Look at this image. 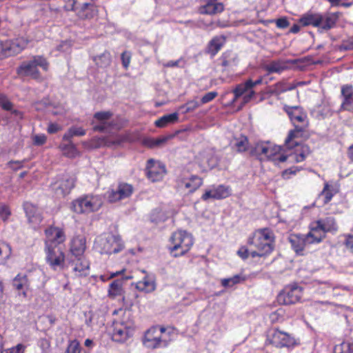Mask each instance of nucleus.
Returning <instances> with one entry per match:
<instances>
[{
	"instance_id": "obj_18",
	"label": "nucleus",
	"mask_w": 353,
	"mask_h": 353,
	"mask_svg": "<svg viewBox=\"0 0 353 353\" xmlns=\"http://www.w3.org/2000/svg\"><path fill=\"white\" fill-rule=\"evenodd\" d=\"M13 288L18 291L19 295L27 297V291L29 289L30 282L25 274H17L12 280Z\"/></svg>"
},
{
	"instance_id": "obj_29",
	"label": "nucleus",
	"mask_w": 353,
	"mask_h": 353,
	"mask_svg": "<svg viewBox=\"0 0 353 353\" xmlns=\"http://www.w3.org/2000/svg\"><path fill=\"white\" fill-rule=\"evenodd\" d=\"M295 60H277L270 62L266 66V70L270 73L272 72H281V71L286 70L289 67L290 63H295Z\"/></svg>"
},
{
	"instance_id": "obj_35",
	"label": "nucleus",
	"mask_w": 353,
	"mask_h": 353,
	"mask_svg": "<svg viewBox=\"0 0 353 353\" xmlns=\"http://www.w3.org/2000/svg\"><path fill=\"white\" fill-rule=\"evenodd\" d=\"M122 281L116 280L110 283L108 290L110 296L114 298L115 296H119L122 294Z\"/></svg>"
},
{
	"instance_id": "obj_33",
	"label": "nucleus",
	"mask_w": 353,
	"mask_h": 353,
	"mask_svg": "<svg viewBox=\"0 0 353 353\" xmlns=\"http://www.w3.org/2000/svg\"><path fill=\"white\" fill-rule=\"evenodd\" d=\"M178 118V114L176 112L166 114L157 120L155 121V125L158 128H164L167 126L168 124L176 122Z\"/></svg>"
},
{
	"instance_id": "obj_10",
	"label": "nucleus",
	"mask_w": 353,
	"mask_h": 353,
	"mask_svg": "<svg viewBox=\"0 0 353 353\" xmlns=\"http://www.w3.org/2000/svg\"><path fill=\"white\" fill-rule=\"evenodd\" d=\"M145 172L148 178L152 182L160 181L166 173L165 167L159 161L150 159L147 162Z\"/></svg>"
},
{
	"instance_id": "obj_2",
	"label": "nucleus",
	"mask_w": 353,
	"mask_h": 353,
	"mask_svg": "<svg viewBox=\"0 0 353 353\" xmlns=\"http://www.w3.org/2000/svg\"><path fill=\"white\" fill-rule=\"evenodd\" d=\"M38 66L44 71H48L49 63L43 56H34L31 59L23 61L17 68V73L21 77H28L39 80L41 77Z\"/></svg>"
},
{
	"instance_id": "obj_32",
	"label": "nucleus",
	"mask_w": 353,
	"mask_h": 353,
	"mask_svg": "<svg viewBox=\"0 0 353 353\" xmlns=\"http://www.w3.org/2000/svg\"><path fill=\"white\" fill-rule=\"evenodd\" d=\"M136 288L140 291L150 293L155 290L156 284L154 280L150 279L148 276H145L143 281H139L137 283Z\"/></svg>"
},
{
	"instance_id": "obj_48",
	"label": "nucleus",
	"mask_w": 353,
	"mask_h": 353,
	"mask_svg": "<svg viewBox=\"0 0 353 353\" xmlns=\"http://www.w3.org/2000/svg\"><path fill=\"white\" fill-rule=\"evenodd\" d=\"M321 195H323L325 196V203H327L331 201L334 194L332 192V190H331L330 186L327 183H325L324 188L321 192Z\"/></svg>"
},
{
	"instance_id": "obj_17",
	"label": "nucleus",
	"mask_w": 353,
	"mask_h": 353,
	"mask_svg": "<svg viewBox=\"0 0 353 353\" xmlns=\"http://www.w3.org/2000/svg\"><path fill=\"white\" fill-rule=\"evenodd\" d=\"M86 249V239L84 236L78 235L74 236L70 244V252L72 257H80L83 256Z\"/></svg>"
},
{
	"instance_id": "obj_62",
	"label": "nucleus",
	"mask_w": 353,
	"mask_h": 353,
	"mask_svg": "<svg viewBox=\"0 0 353 353\" xmlns=\"http://www.w3.org/2000/svg\"><path fill=\"white\" fill-rule=\"evenodd\" d=\"M201 199L203 201H207L210 199H214L212 190H206L205 193L202 195Z\"/></svg>"
},
{
	"instance_id": "obj_9",
	"label": "nucleus",
	"mask_w": 353,
	"mask_h": 353,
	"mask_svg": "<svg viewBox=\"0 0 353 353\" xmlns=\"http://www.w3.org/2000/svg\"><path fill=\"white\" fill-rule=\"evenodd\" d=\"M134 192V188L131 184L121 182L116 190L108 192V200L110 203H114L120 200L130 197Z\"/></svg>"
},
{
	"instance_id": "obj_19",
	"label": "nucleus",
	"mask_w": 353,
	"mask_h": 353,
	"mask_svg": "<svg viewBox=\"0 0 353 353\" xmlns=\"http://www.w3.org/2000/svg\"><path fill=\"white\" fill-rule=\"evenodd\" d=\"M23 208L30 223L39 224L42 221V216L37 207L30 202L23 204Z\"/></svg>"
},
{
	"instance_id": "obj_52",
	"label": "nucleus",
	"mask_w": 353,
	"mask_h": 353,
	"mask_svg": "<svg viewBox=\"0 0 353 353\" xmlns=\"http://www.w3.org/2000/svg\"><path fill=\"white\" fill-rule=\"evenodd\" d=\"M131 59V53L128 51H125L121 54V61L123 66L127 69L130 65Z\"/></svg>"
},
{
	"instance_id": "obj_11",
	"label": "nucleus",
	"mask_w": 353,
	"mask_h": 353,
	"mask_svg": "<svg viewBox=\"0 0 353 353\" xmlns=\"http://www.w3.org/2000/svg\"><path fill=\"white\" fill-rule=\"evenodd\" d=\"M75 182L74 176L65 174L52 185V189L58 196H64L70 192Z\"/></svg>"
},
{
	"instance_id": "obj_50",
	"label": "nucleus",
	"mask_w": 353,
	"mask_h": 353,
	"mask_svg": "<svg viewBox=\"0 0 353 353\" xmlns=\"http://www.w3.org/2000/svg\"><path fill=\"white\" fill-rule=\"evenodd\" d=\"M80 352L79 343L77 340L72 341L67 348V353H80Z\"/></svg>"
},
{
	"instance_id": "obj_58",
	"label": "nucleus",
	"mask_w": 353,
	"mask_h": 353,
	"mask_svg": "<svg viewBox=\"0 0 353 353\" xmlns=\"http://www.w3.org/2000/svg\"><path fill=\"white\" fill-rule=\"evenodd\" d=\"M8 165L13 170H17V169L21 168L23 167L22 162L21 161H10L8 162Z\"/></svg>"
},
{
	"instance_id": "obj_37",
	"label": "nucleus",
	"mask_w": 353,
	"mask_h": 353,
	"mask_svg": "<svg viewBox=\"0 0 353 353\" xmlns=\"http://www.w3.org/2000/svg\"><path fill=\"white\" fill-rule=\"evenodd\" d=\"M248 139L245 136L234 139V146L239 152H245L248 149Z\"/></svg>"
},
{
	"instance_id": "obj_42",
	"label": "nucleus",
	"mask_w": 353,
	"mask_h": 353,
	"mask_svg": "<svg viewBox=\"0 0 353 353\" xmlns=\"http://www.w3.org/2000/svg\"><path fill=\"white\" fill-rule=\"evenodd\" d=\"M251 82H247L238 85L234 90V98L233 102H235L239 97L243 95L246 91L250 89Z\"/></svg>"
},
{
	"instance_id": "obj_14",
	"label": "nucleus",
	"mask_w": 353,
	"mask_h": 353,
	"mask_svg": "<svg viewBox=\"0 0 353 353\" xmlns=\"http://www.w3.org/2000/svg\"><path fill=\"white\" fill-rule=\"evenodd\" d=\"M143 343L146 347L152 349L161 347L162 343L164 346L167 345L166 342L161 339L157 327H151L145 332Z\"/></svg>"
},
{
	"instance_id": "obj_59",
	"label": "nucleus",
	"mask_w": 353,
	"mask_h": 353,
	"mask_svg": "<svg viewBox=\"0 0 353 353\" xmlns=\"http://www.w3.org/2000/svg\"><path fill=\"white\" fill-rule=\"evenodd\" d=\"M24 346L21 344H18L10 350V353H23Z\"/></svg>"
},
{
	"instance_id": "obj_47",
	"label": "nucleus",
	"mask_w": 353,
	"mask_h": 353,
	"mask_svg": "<svg viewBox=\"0 0 353 353\" xmlns=\"http://www.w3.org/2000/svg\"><path fill=\"white\" fill-rule=\"evenodd\" d=\"M112 125V123L109 121L99 122V124L93 127V130L101 132H106L111 130Z\"/></svg>"
},
{
	"instance_id": "obj_54",
	"label": "nucleus",
	"mask_w": 353,
	"mask_h": 353,
	"mask_svg": "<svg viewBox=\"0 0 353 353\" xmlns=\"http://www.w3.org/2000/svg\"><path fill=\"white\" fill-rule=\"evenodd\" d=\"M46 139L45 134H37L33 137V143L36 145H42L46 143Z\"/></svg>"
},
{
	"instance_id": "obj_13",
	"label": "nucleus",
	"mask_w": 353,
	"mask_h": 353,
	"mask_svg": "<svg viewBox=\"0 0 353 353\" xmlns=\"http://www.w3.org/2000/svg\"><path fill=\"white\" fill-rule=\"evenodd\" d=\"M280 150L278 146H273L270 142H258L250 150V154L252 156L259 157L262 155L267 158H271Z\"/></svg>"
},
{
	"instance_id": "obj_60",
	"label": "nucleus",
	"mask_w": 353,
	"mask_h": 353,
	"mask_svg": "<svg viewBox=\"0 0 353 353\" xmlns=\"http://www.w3.org/2000/svg\"><path fill=\"white\" fill-rule=\"evenodd\" d=\"M39 345L45 351L49 349L50 345L48 340L46 339H41L39 341Z\"/></svg>"
},
{
	"instance_id": "obj_25",
	"label": "nucleus",
	"mask_w": 353,
	"mask_h": 353,
	"mask_svg": "<svg viewBox=\"0 0 353 353\" xmlns=\"http://www.w3.org/2000/svg\"><path fill=\"white\" fill-rule=\"evenodd\" d=\"M224 6L221 3H216L215 1L205 2V4L200 7L199 12L205 14H216L223 12Z\"/></svg>"
},
{
	"instance_id": "obj_28",
	"label": "nucleus",
	"mask_w": 353,
	"mask_h": 353,
	"mask_svg": "<svg viewBox=\"0 0 353 353\" xmlns=\"http://www.w3.org/2000/svg\"><path fill=\"white\" fill-rule=\"evenodd\" d=\"M305 239L307 245L319 243L325 239V235L321 234L316 226L312 224L310 232L304 235Z\"/></svg>"
},
{
	"instance_id": "obj_31",
	"label": "nucleus",
	"mask_w": 353,
	"mask_h": 353,
	"mask_svg": "<svg viewBox=\"0 0 353 353\" xmlns=\"http://www.w3.org/2000/svg\"><path fill=\"white\" fill-rule=\"evenodd\" d=\"M338 20V15L336 13L321 15V21L319 28L324 30H328L333 28Z\"/></svg>"
},
{
	"instance_id": "obj_57",
	"label": "nucleus",
	"mask_w": 353,
	"mask_h": 353,
	"mask_svg": "<svg viewBox=\"0 0 353 353\" xmlns=\"http://www.w3.org/2000/svg\"><path fill=\"white\" fill-rule=\"evenodd\" d=\"M60 125L57 123H50L48 127V132L50 134H54L61 130Z\"/></svg>"
},
{
	"instance_id": "obj_61",
	"label": "nucleus",
	"mask_w": 353,
	"mask_h": 353,
	"mask_svg": "<svg viewBox=\"0 0 353 353\" xmlns=\"http://www.w3.org/2000/svg\"><path fill=\"white\" fill-rule=\"evenodd\" d=\"M345 245L352 252H353V236H349L345 241Z\"/></svg>"
},
{
	"instance_id": "obj_34",
	"label": "nucleus",
	"mask_w": 353,
	"mask_h": 353,
	"mask_svg": "<svg viewBox=\"0 0 353 353\" xmlns=\"http://www.w3.org/2000/svg\"><path fill=\"white\" fill-rule=\"evenodd\" d=\"M321 21V15L320 14L308 15L301 19V22L303 26L312 25L318 28L319 26Z\"/></svg>"
},
{
	"instance_id": "obj_27",
	"label": "nucleus",
	"mask_w": 353,
	"mask_h": 353,
	"mask_svg": "<svg viewBox=\"0 0 353 353\" xmlns=\"http://www.w3.org/2000/svg\"><path fill=\"white\" fill-rule=\"evenodd\" d=\"M130 337V330L123 325H115L112 332L114 341L123 343Z\"/></svg>"
},
{
	"instance_id": "obj_21",
	"label": "nucleus",
	"mask_w": 353,
	"mask_h": 353,
	"mask_svg": "<svg viewBox=\"0 0 353 353\" xmlns=\"http://www.w3.org/2000/svg\"><path fill=\"white\" fill-rule=\"evenodd\" d=\"M312 224L324 235H325L326 232L336 231L337 230L335 220L332 217H326L318 220Z\"/></svg>"
},
{
	"instance_id": "obj_24",
	"label": "nucleus",
	"mask_w": 353,
	"mask_h": 353,
	"mask_svg": "<svg viewBox=\"0 0 353 353\" xmlns=\"http://www.w3.org/2000/svg\"><path fill=\"white\" fill-rule=\"evenodd\" d=\"M289 241L293 250L298 254H301L305 247L307 245L304 235L302 234H290L289 236Z\"/></svg>"
},
{
	"instance_id": "obj_6",
	"label": "nucleus",
	"mask_w": 353,
	"mask_h": 353,
	"mask_svg": "<svg viewBox=\"0 0 353 353\" xmlns=\"http://www.w3.org/2000/svg\"><path fill=\"white\" fill-rule=\"evenodd\" d=\"M95 246L101 254H111L120 252L123 248L119 236L110 235L108 237H100L95 241Z\"/></svg>"
},
{
	"instance_id": "obj_64",
	"label": "nucleus",
	"mask_w": 353,
	"mask_h": 353,
	"mask_svg": "<svg viewBox=\"0 0 353 353\" xmlns=\"http://www.w3.org/2000/svg\"><path fill=\"white\" fill-rule=\"evenodd\" d=\"M1 108L4 110H7V111H11L12 108H13V103L9 100L7 102H6L5 104H3Z\"/></svg>"
},
{
	"instance_id": "obj_63",
	"label": "nucleus",
	"mask_w": 353,
	"mask_h": 353,
	"mask_svg": "<svg viewBox=\"0 0 353 353\" xmlns=\"http://www.w3.org/2000/svg\"><path fill=\"white\" fill-rule=\"evenodd\" d=\"M1 108L4 110H7V111H11L12 108H13V103L9 100L7 102H6L5 104H3Z\"/></svg>"
},
{
	"instance_id": "obj_51",
	"label": "nucleus",
	"mask_w": 353,
	"mask_h": 353,
	"mask_svg": "<svg viewBox=\"0 0 353 353\" xmlns=\"http://www.w3.org/2000/svg\"><path fill=\"white\" fill-rule=\"evenodd\" d=\"M217 96H218L217 92L214 91V92H208L205 94H204L203 96V97L201 98V103L205 104V103H209L211 101H212L214 98H216Z\"/></svg>"
},
{
	"instance_id": "obj_49",
	"label": "nucleus",
	"mask_w": 353,
	"mask_h": 353,
	"mask_svg": "<svg viewBox=\"0 0 353 353\" xmlns=\"http://www.w3.org/2000/svg\"><path fill=\"white\" fill-rule=\"evenodd\" d=\"M112 114L110 112H96L94 118L99 122L108 121Z\"/></svg>"
},
{
	"instance_id": "obj_8",
	"label": "nucleus",
	"mask_w": 353,
	"mask_h": 353,
	"mask_svg": "<svg viewBox=\"0 0 353 353\" xmlns=\"http://www.w3.org/2000/svg\"><path fill=\"white\" fill-rule=\"evenodd\" d=\"M302 288L298 285L286 287L277 296L279 304L290 305L297 303L301 298Z\"/></svg>"
},
{
	"instance_id": "obj_55",
	"label": "nucleus",
	"mask_w": 353,
	"mask_h": 353,
	"mask_svg": "<svg viewBox=\"0 0 353 353\" xmlns=\"http://www.w3.org/2000/svg\"><path fill=\"white\" fill-rule=\"evenodd\" d=\"M276 25L279 28L284 29L289 26L290 23L286 17H282L275 21Z\"/></svg>"
},
{
	"instance_id": "obj_36",
	"label": "nucleus",
	"mask_w": 353,
	"mask_h": 353,
	"mask_svg": "<svg viewBox=\"0 0 353 353\" xmlns=\"http://www.w3.org/2000/svg\"><path fill=\"white\" fill-rule=\"evenodd\" d=\"M223 42L221 38L214 37L212 39L208 45V52L212 56H214L221 48Z\"/></svg>"
},
{
	"instance_id": "obj_22",
	"label": "nucleus",
	"mask_w": 353,
	"mask_h": 353,
	"mask_svg": "<svg viewBox=\"0 0 353 353\" xmlns=\"http://www.w3.org/2000/svg\"><path fill=\"white\" fill-rule=\"evenodd\" d=\"M72 10L77 12L78 16L81 19H90L93 17L94 14V6L90 3H83L81 7H78L77 3L72 6Z\"/></svg>"
},
{
	"instance_id": "obj_15",
	"label": "nucleus",
	"mask_w": 353,
	"mask_h": 353,
	"mask_svg": "<svg viewBox=\"0 0 353 353\" xmlns=\"http://www.w3.org/2000/svg\"><path fill=\"white\" fill-rule=\"evenodd\" d=\"M45 233L47 237L46 245L48 243L57 246V245L64 242L65 240L63 231L59 228L50 227L46 230Z\"/></svg>"
},
{
	"instance_id": "obj_43",
	"label": "nucleus",
	"mask_w": 353,
	"mask_h": 353,
	"mask_svg": "<svg viewBox=\"0 0 353 353\" xmlns=\"http://www.w3.org/2000/svg\"><path fill=\"white\" fill-rule=\"evenodd\" d=\"M68 141L69 142L68 144L61 145L63 152L70 158L75 157L78 154L77 150L71 141Z\"/></svg>"
},
{
	"instance_id": "obj_20",
	"label": "nucleus",
	"mask_w": 353,
	"mask_h": 353,
	"mask_svg": "<svg viewBox=\"0 0 353 353\" xmlns=\"http://www.w3.org/2000/svg\"><path fill=\"white\" fill-rule=\"evenodd\" d=\"M286 112L295 126L298 125V123L307 125V121H306L307 115L299 107H289L286 109Z\"/></svg>"
},
{
	"instance_id": "obj_39",
	"label": "nucleus",
	"mask_w": 353,
	"mask_h": 353,
	"mask_svg": "<svg viewBox=\"0 0 353 353\" xmlns=\"http://www.w3.org/2000/svg\"><path fill=\"white\" fill-rule=\"evenodd\" d=\"M85 134V131L82 128L72 127L64 134L63 139L65 141H71L73 137L83 136Z\"/></svg>"
},
{
	"instance_id": "obj_41",
	"label": "nucleus",
	"mask_w": 353,
	"mask_h": 353,
	"mask_svg": "<svg viewBox=\"0 0 353 353\" xmlns=\"http://www.w3.org/2000/svg\"><path fill=\"white\" fill-rule=\"evenodd\" d=\"M334 353H353V342H343L335 345Z\"/></svg>"
},
{
	"instance_id": "obj_53",
	"label": "nucleus",
	"mask_w": 353,
	"mask_h": 353,
	"mask_svg": "<svg viewBox=\"0 0 353 353\" xmlns=\"http://www.w3.org/2000/svg\"><path fill=\"white\" fill-rule=\"evenodd\" d=\"M10 215V211L8 206L5 205H0V217L6 221Z\"/></svg>"
},
{
	"instance_id": "obj_40",
	"label": "nucleus",
	"mask_w": 353,
	"mask_h": 353,
	"mask_svg": "<svg viewBox=\"0 0 353 353\" xmlns=\"http://www.w3.org/2000/svg\"><path fill=\"white\" fill-rule=\"evenodd\" d=\"M214 199H222L230 195L228 187L219 185L216 188L212 190Z\"/></svg>"
},
{
	"instance_id": "obj_3",
	"label": "nucleus",
	"mask_w": 353,
	"mask_h": 353,
	"mask_svg": "<svg viewBox=\"0 0 353 353\" xmlns=\"http://www.w3.org/2000/svg\"><path fill=\"white\" fill-rule=\"evenodd\" d=\"M266 343L276 348L292 349L299 344V339L278 328H271L267 332Z\"/></svg>"
},
{
	"instance_id": "obj_12",
	"label": "nucleus",
	"mask_w": 353,
	"mask_h": 353,
	"mask_svg": "<svg viewBox=\"0 0 353 353\" xmlns=\"http://www.w3.org/2000/svg\"><path fill=\"white\" fill-rule=\"evenodd\" d=\"M3 42L4 54L6 57L21 52L28 45L29 41L24 37L6 40Z\"/></svg>"
},
{
	"instance_id": "obj_23",
	"label": "nucleus",
	"mask_w": 353,
	"mask_h": 353,
	"mask_svg": "<svg viewBox=\"0 0 353 353\" xmlns=\"http://www.w3.org/2000/svg\"><path fill=\"white\" fill-rule=\"evenodd\" d=\"M341 94L343 97L341 109L353 112V88L352 86L343 87Z\"/></svg>"
},
{
	"instance_id": "obj_38",
	"label": "nucleus",
	"mask_w": 353,
	"mask_h": 353,
	"mask_svg": "<svg viewBox=\"0 0 353 353\" xmlns=\"http://www.w3.org/2000/svg\"><path fill=\"white\" fill-rule=\"evenodd\" d=\"M94 61L99 67L105 68L111 63V56L108 52H103L102 54L94 58Z\"/></svg>"
},
{
	"instance_id": "obj_4",
	"label": "nucleus",
	"mask_w": 353,
	"mask_h": 353,
	"mask_svg": "<svg viewBox=\"0 0 353 353\" xmlns=\"http://www.w3.org/2000/svg\"><path fill=\"white\" fill-rule=\"evenodd\" d=\"M102 204V200L99 196L86 195L73 201L72 208L77 214H89L99 210Z\"/></svg>"
},
{
	"instance_id": "obj_56",
	"label": "nucleus",
	"mask_w": 353,
	"mask_h": 353,
	"mask_svg": "<svg viewBox=\"0 0 353 353\" xmlns=\"http://www.w3.org/2000/svg\"><path fill=\"white\" fill-rule=\"evenodd\" d=\"M237 254L245 260L249 256V251L246 247L243 246L238 250Z\"/></svg>"
},
{
	"instance_id": "obj_5",
	"label": "nucleus",
	"mask_w": 353,
	"mask_h": 353,
	"mask_svg": "<svg viewBox=\"0 0 353 353\" xmlns=\"http://www.w3.org/2000/svg\"><path fill=\"white\" fill-rule=\"evenodd\" d=\"M170 241L174 245L170 248L171 252L181 250L179 254H174V257L182 256L187 253L193 245V239L190 234L185 231H178L172 234Z\"/></svg>"
},
{
	"instance_id": "obj_30",
	"label": "nucleus",
	"mask_w": 353,
	"mask_h": 353,
	"mask_svg": "<svg viewBox=\"0 0 353 353\" xmlns=\"http://www.w3.org/2000/svg\"><path fill=\"white\" fill-rule=\"evenodd\" d=\"M181 183L184 185L185 189L188 190L189 192L192 193L203 184V179L198 176L193 175L188 180H182Z\"/></svg>"
},
{
	"instance_id": "obj_44",
	"label": "nucleus",
	"mask_w": 353,
	"mask_h": 353,
	"mask_svg": "<svg viewBox=\"0 0 353 353\" xmlns=\"http://www.w3.org/2000/svg\"><path fill=\"white\" fill-rule=\"evenodd\" d=\"M201 105V102L194 99L188 101L185 104L181 105L179 108L183 113H188L193 112Z\"/></svg>"
},
{
	"instance_id": "obj_45",
	"label": "nucleus",
	"mask_w": 353,
	"mask_h": 353,
	"mask_svg": "<svg viewBox=\"0 0 353 353\" xmlns=\"http://www.w3.org/2000/svg\"><path fill=\"white\" fill-rule=\"evenodd\" d=\"M311 153L310 148L307 145H303L301 147L300 152L294 154V159L296 162H301L304 161L307 155Z\"/></svg>"
},
{
	"instance_id": "obj_1",
	"label": "nucleus",
	"mask_w": 353,
	"mask_h": 353,
	"mask_svg": "<svg viewBox=\"0 0 353 353\" xmlns=\"http://www.w3.org/2000/svg\"><path fill=\"white\" fill-rule=\"evenodd\" d=\"M275 236L268 228L258 229L248 239V243L257 250L270 254L274 248Z\"/></svg>"
},
{
	"instance_id": "obj_7",
	"label": "nucleus",
	"mask_w": 353,
	"mask_h": 353,
	"mask_svg": "<svg viewBox=\"0 0 353 353\" xmlns=\"http://www.w3.org/2000/svg\"><path fill=\"white\" fill-rule=\"evenodd\" d=\"M46 261L50 267L54 271L61 270L65 267V254L57 246L46 244Z\"/></svg>"
},
{
	"instance_id": "obj_46",
	"label": "nucleus",
	"mask_w": 353,
	"mask_h": 353,
	"mask_svg": "<svg viewBox=\"0 0 353 353\" xmlns=\"http://www.w3.org/2000/svg\"><path fill=\"white\" fill-rule=\"evenodd\" d=\"M241 279L239 275H235L231 278L223 279L221 280V285L225 288H230L235 284L240 283Z\"/></svg>"
},
{
	"instance_id": "obj_16",
	"label": "nucleus",
	"mask_w": 353,
	"mask_h": 353,
	"mask_svg": "<svg viewBox=\"0 0 353 353\" xmlns=\"http://www.w3.org/2000/svg\"><path fill=\"white\" fill-rule=\"evenodd\" d=\"M70 263L74 266L73 270L76 276H85L88 274L90 263L84 256L72 257Z\"/></svg>"
},
{
	"instance_id": "obj_26",
	"label": "nucleus",
	"mask_w": 353,
	"mask_h": 353,
	"mask_svg": "<svg viewBox=\"0 0 353 353\" xmlns=\"http://www.w3.org/2000/svg\"><path fill=\"white\" fill-rule=\"evenodd\" d=\"M305 127H307V124L302 125L301 126L296 125L294 130L290 131L285 141L287 148L292 149L299 145V143L294 139L301 136Z\"/></svg>"
}]
</instances>
